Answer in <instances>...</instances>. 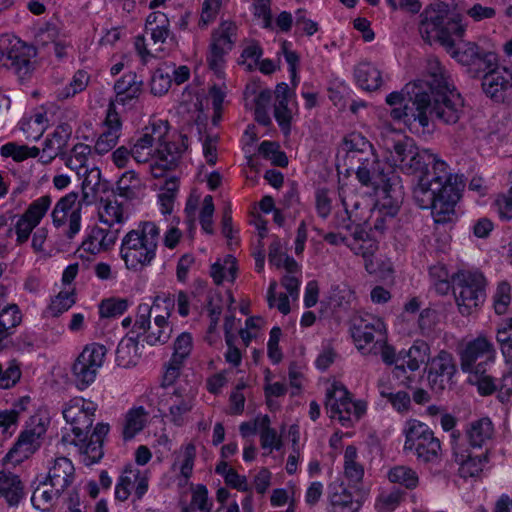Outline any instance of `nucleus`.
Listing matches in <instances>:
<instances>
[{
    "mask_svg": "<svg viewBox=\"0 0 512 512\" xmlns=\"http://www.w3.org/2000/svg\"><path fill=\"white\" fill-rule=\"evenodd\" d=\"M408 101L403 109H392V119L402 121L410 130L419 126L426 128L430 120L445 125L458 123L464 113V99L449 82L444 68L438 61L429 67L426 82L417 81L406 84Z\"/></svg>",
    "mask_w": 512,
    "mask_h": 512,
    "instance_id": "f257e3e1",
    "label": "nucleus"
},
{
    "mask_svg": "<svg viewBox=\"0 0 512 512\" xmlns=\"http://www.w3.org/2000/svg\"><path fill=\"white\" fill-rule=\"evenodd\" d=\"M419 33L429 44L439 43L446 52L460 64L467 66L469 72L476 77L487 69L498 66L497 54L485 51L475 42L460 41L466 31L462 16H448V6L445 3H435L427 6L420 15Z\"/></svg>",
    "mask_w": 512,
    "mask_h": 512,
    "instance_id": "f03ea898",
    "label": "nucleus"
},
{
    "mask_svg": "<svg viewBox=\"0 0 512 512\" xmlns=\"http://www.w3.org/2000/svg\"><path fill=\"white\" fill-rule=\"evenodd\" d=\"M459 358L461 370L469 373L470 383L477 386L481 395H491L496 391L495 380L488 374L495 361L496 350L487 337L480 335L468 341L459 350Z\"/></svg>",
    "mask_w": 512,
    "mask_h": 512,
    "instance_id": "7ed1b4c3",
    "label": "nucleus"
},
{
    "mask_svg": "<svg viewBox=\"0 0 512 512\" xmlns=\"http://www.w3.org/2000/svg\"><path fill=\"white\" fill-rule=\"evenodd\" d=\"M160 232L153 222L140 223L122 240L121 257L126 267L135 271L149 265L156 256Z\"/></svg>",
    "mask_w": 512,
    "mask_h": 512,
    "instance_id": "20e7f679",
    "label": "nucleus"
},
{
    "mask_svg": "<svg viewBox=\"0 0 512 512\" xmlns=\"http://www.w3.org/2000/svg\"><path fill=\"white\" fill-rule=\"evenodd\" d=\"M382 145L390 154L394 165L398 166L403 173L415 176L417 179L425 175L427 167L435 161L436 155L425 149L420 150L414 145L412 139L394 133L383 136Z\"/></svg>",
    "mask_w": 512,
    "mask_h": 512,
    "instance_id": "39448f33",
    "label": "nucleus"
},
{
    "mask_svg": "<svg viewBox=\"0 0 512 512\" xmlns=\"http://www.w3.org/2000/svg\"><path fill=\"white\" fill-rule=\"evenodd\" d=\"M404 432V449L412 451L419 461L435 464L441 460L440 440L435 437L428 425L417 420H409Z\"/></svg>",
    "mask_w": 512,
    "mask_h": 512,
    "instance_id": "423d86ee",
    "label": "nucleus"
},
{
    "mask_svg": "<svg viewBox=\"0 0 512 512\" xmlns=\"http://www.w3.org/2000/svg\"><path fill=\"white\" fill-rule=\"evenodd\" d=\"M36 49L15 37H0V66L11 70L20 80L29 77L34 70L32 59Z\"/></svg>",
    "mask_w": 512,
    "mask_h": 512,
    "instance_id": "0eeeda50",
    "label": "nucleus"
},
{
    "mask_svg": "<svg viewBox=\"0 0 512 512\" xmlns=\"http://www.w3.org/2000/svg\"><path fill=\"white\" fill-rule=\"evenodd\" d=\"M453 292L459 310L469 315L485 298V277L479 272L459 271L452 276Z\"/></svg>",
    "mask_w": 512,
    "mask_h": 512,
    "instance_id": "6e6552de",
    "label": "nucleus"
},
{
    "mask_svg": "<svg viewBox=\"0 0 512 512\" xmlns=\"http://www.w3.org/2000/svg\"><path fill=\"white\" fill-rule=\"evenodd\" d=\"M168 131V123L161 120L145 126L130 140V152H132L133 159L138 163H146L156 156L157 147L155 145H162Z\"/></svg>",
    "mask_w": 512,
    "mask_h": 512,
    "instance_id": "1a4fd4ad",
    "label": "nucleus"
},
{
    "mask_svg": "<svg viewBox=\"0 0 512 512\" xmlns=\"http://www.w3.org/2000/svg\"><path fill=\"white\" fill-rule=\"evenodd\" d=\"M237 38V26L234 22L223 21L211 33L207 63L217 76H221L225 55L233 49Z\"/></svg>",
    "mask_w": 512,
    "mask_h": 512,
    "instance_id": "9d476101",
    "label": "nucleus"
},
{
    "mask_svg": "<svg viewBox=\"0 0 512 512\" xmlns=\"http://www.w3.org/2000/svg\"><path fill=\"white\" fill-rule=\"evenodd\" d=\"M107 349L104 345L93 343L87 345L72 366L73 375L80 389L95 381L98 369L103 365Z\"/></svg>",
    "mask_w": 512,
    "mask_h": 512,
    "instance_id": "9b49d317",
    "label": "nucleus"
},
{
    "mask_svg": "<svg viewBox=\"0 0 512 512\" xmlns=\"http://www.w3.org/2000/svg\"><path fill=\"white\" fill-rule=\"evenodd\" d=\"M96 408L82 398L72 399L63 410V417L71 425L75 436L73 444H84L88 440Z\"/></svg>",
    "mask_w": 512,
    "mask_h": 512,
    "instance_id": "f8f14e48",
    "label": "nucleus"
},
{
    "mask_svg": "<svg viewBox=\"0 0 512 512\" xmlns=\"http://www.w3.org/2000/svg\"><path fill=\"white\" fill-rule=\"evenodd\" d=\"M32 428H26L19 436L18 441L6 455V458L21 462L34 453L39 443L38 440L45 433V427L38 416L30 418Z\"/></svg>",
    "mask_w": 512,
    "mask_h": 512,
    "instance_id": "ddd939ff",
    "label": "nucleus"
},
{
    "mask_svg": "<svg viewBox=\"0 0 512 512\" xmlns=\"http://www.w3.org/2000/svg\"><path fill=\"white\" fill-rule=\"evenodd\" d=\"M326 397V408L330 412V418H337L343 426H350L354 402L346 387L343 384L334 383L332 389L327 391Z\"/></svg>",
    "mask_w": 512,
    "mask_h": 512,
    "instance_id": "4468645a",
    "label": "nucleus"
},
{
    "mask_svg": "<svg viewBox=\"0 0 512 512\" xmlns=\"http://www.w3.org/2000/svg\"><path fill=\"white\" fill-rule=\"evenodd\" d=\"M344 150L345 165L348 171H353L360 165H364L369 159L376 155L373 145L360 133H351L345 137Z\"/></svg>",
    "mask_w": 512,
    "mask_h": 512,
    "instance_id": "2eb2a0df",
    "label": "nucleus"
},
{
    "mask_svg": "<svg viewBox=\"0 0 512 512\" xmlns=\"http://www.w3.org/2000/svg\"><path fill=\"white\" fill-rule=\"evenodd\" d=\"M464 184H454L447 186L440 191L431 205V213L436 223H447L451 221L455 214V205L461 197V191Z\"/></svg>",
    "mask_w": 512,
    "mask_h": 512,
    "instance_id": "dca6fc26",
    "label": "nucleus"
},
{
    "mask_svg": "<svg viewBox=\"0 0 512 512\" xmlns=\"http://www.w3.org/2000/svg\"><path fill=\"white\" fill-rule=\"evenodd\" d=\"M456 371L453 355L446 350H441L430 362L428 380L431 388L443 390Z\"/></svg>",
    "mask_w": 512,
    "mask_h": 512,
    "instance_id": "f3484780",
    "label": "nucleus"
},
{
    "mask_svg": "<svg viewBox=\"0 0 512 512\" xmlns=\"http://www.w3.org/2000/svg\"><path fill=\"white\" fill-rule=\"evenodd\" d=\"M384 323L378 318L358 317L353 320L350 331L358 350H363L374 341L375 334L384 337Z\"/></svg>",
    "mask_w": 512,
    "mask_h": 512,
    "instance_id": "a211bd4d",
    "label": "nucleus"
},
{
    "mask_svg": "<svg viewBox=\"0 0 512 512\" xmlns=\"http://www.w3.org/2000/svg\"><path fill=\"white\" fill-rule=\"evenodd\" d=\"M482 89L487 96L497 102L512 100V82L502 76L497 70V66L485 71L482 79Z\"/></svg>",
    "mask_w": 512,
    "mask_h": 512,
    "instance_id": "6ab92c4d",
    "label": "nucleus"
},
{
    "mask_svg": "<svg viewBox=\"0 0 512 512\" xmlns=\"http://www.w3.org/2000/svg\"><path fill=\"white\" fill-rule=\"evenodd\" d=\"M417 181L428 182V186L436 189L438 192L444 190L448 185L454 186V184H462L463 180L458 175H453L448 171V167L445 162L437 159L427 167L425 175H421Z\"/></svg>",
    "mask_w": 512,
    "mask_h": 512,
    "instance_id": "aec40b11",
    "label": "nucleus"
},
{
    "mask_svg": "<svg viewBox=\"0 0 512 512\" xmlns=\"http://www.w3.org/2000/svg\"><path fill=\"white\" fill-rule=\"evenodd\" d=\"M192 349V337L189 333L180 334L174 342L173 355L166 366L164 382L172 384L179 376L183 361L189 356Z\"/></svg>",
    "mask_w": 512,
    "mask_h": 512,
    "instance_id": "412c9836",
    "label": "nucleus"
},
{
    "mask_svg": "<svg viewBox=\"0 0 512 512\" xmlns=\"http://www.w3.org/2000/svg\"><path fill=\"white\" fill-rule=\"evenodd\" d=\"M75 477V468L66 457H57L49 468L46 482L57 493H63L72 483Z\"/></svg>",
    "mask_w": 512,
    "mask_h": 512,
    "instance_id": "4be33fe9",
    "label": "nucleus"
},
{
    "mask_svg": "<svg viewBox=\"0 0 512 512\" xmlns=\"http://www.w3.org/2000/svg\"><path fill=\"white\" fill-rule=\"evenodd\" d=\"M143 80L135 72H127L114 84L115 101L128 105L137 100L143 91Z\"/></svg>",
    "mask_w": 512,
    "mask_h": 512,
    "instance_id": "5701e85b",
    "label": "nucleus"
},
{
    "mask_svg": "<svg viewBox=\"0 0 512 512\" xmlns=\"http://www.w3.org/2000/svg\"><path fill=\"white\" fill-rule=\"evenodd\" d=\"M24 496V485L19 476L10 471H0V497L9 506H17Z\"/></svg>",
    "mask_w": 512,
    "mask_h": 512,
    "instance_id": "b1692460",
    "label": "nucleus"
},
{
    "mask_svg": "<svg viewBox=\"0 0 512 512\" xmlns=\"http://www.w3.org/2000/svg\"><path fill=\"white\" fill-rule=\"evenodd\" d=\"M187 141L186 135H181V142H166L164 138L162 145L157 146L156 157L161 161V165L166 169H175L182 154L188 148Z\"/></svg>",
    "mask_w": 512,
    "mask_h": 512,
    "instance_id": "393cba45",
    "label": "nucleus"
},
{
    "mask_svg": "<svg viewBox=\"0 0 512 512\" xmlns=\"http://www.w3.org/2000/svg\"><path fill=\"white\" fill-rule=\"evenodd\" d=\"M170 420L176 426L184 423V415L190 412L194 405V395L191 392L182 393L176 389L170 396L169 400Z\"/></svg>",
    "mask_w": 512,
    "mask_h": 512,
    "instance_id": "a878e982",
    "label": "nucleus"
},
{
    "mask_svg": "<svg viewBox=\"0 0 512 512\" xmlns=\"http://www.w3.org/2000/svg\"><path fill=\"white\" fill-rule=\"evenodd\" d=\"M352 172L356 174L359 182L367 187L378 188L381 183L385 184L386 182L377 154L370 158L369 162L366 161L364 165L358 166Z\"/></svg>",
    "mask_w": 512,
    "mask_h": 512,
    "instance_id": "bb28decb",
    "label": "nucleus"
},
{
    "mask_svg": "<svg viewBox=\"0 0 512 512\" xmlns=\"http://www.w3.org/2000/svg\"><path fill=\"white\" fill-rule=\"evenodd\" d=\"M119 229H114L108 226V228L96 227L93 228L87 241H84L82 246L85 250L92 253L99 249L108 250L112 245L115 244L118 238Z\"/></svg>",
    "mask_w": 512,
    "mask_h": 512,
    "instance_id": "cd10ccee",
    "label": "nucleus"
},
{
    "mask_svg": "<svg viewBox=\"0 0 512 512\" xmlns=\"http://www.w3.org/2000/svg\"><path fill=\"white\" fill-rule=\"evenodd\" d=\"M331 512H357L360 503L353 500L352 494L342 484L330 485Z\"/></svg>",
    "mask_w": 512,
    "mask_h": 512,
    "instance_id": "c85d7f7f",
    "label": "nucleus"
},
{
    "mask_svg": "<svg viewBox=\"0 0 512 512\" xmlns=\"http://www.w3.org/2000/svg\"><path fill=\"white\" fill-rule=\"evenodd\" d=\"M494 434L492 421L489 418H481L470 423L466 431L468 442L473 448L485 446Z\"/></svg>",
    "mask_w": 512,
    "mask_h": 512,
    "instance_id": "c756f323",
    "label": "nucleus"
},
{
    "mask_svg": "<svg viewBox=\"0 0 512 512\" xmlns=\"http://www.w3.org/2000/svg\"><path fill=\"white\" fill-rule=\"evenodd\" d=\"M109 432V425L105 423H98L93 432L88 435L89 441L84 443L85 450L84 453L86 457L89 459L87 464H93L98 462L103 457V442L104 438ZM81 447L83 444H79Z\"/></svg>",
    "mask_w": 512,
    "mask_h": 512,
    "instance_id": "7c9ffc66",
    "label": "nucleus"
},
{
    "mask_svg": "<svg viewBox=\"0 0 512 512\" xmlns=\"http://www.w3.org/2000/svg\"><path fill=\"white\" fill-rule=\"evenodd\" d=\"M355 78L359 86L367 91H374L381 86L380 71L369 63H361L355 69Z\"/></svg>",
    "mask_w": 512,
    "mask_h": 512,
    "instance_id": "2f4dec72",
    "label": "nucleus"
},
{
    "mask_svg": "<svg viewBox=\"0 0 512 512\" xmlns=\"http://www.w3.org/2000/svg\"><path fill=\"white\" fill-rule=\"evenodd\" d=\"M138 359V340L137 338H124L118 344L116 350V362L118 366L128 368L136 365Z\"/></svg>",
    "mask_w": 512,
    "mask_h": 512,
    "instance_id": "473e14b6",
    "label": "nucleus"
},
{
    "mask_svg": "<svg viewBox=\"0 0 512 512\" xmlns=\"http://www.w3.org/2000/svg\"><path fill=\"white\" fill-rule=\"evenodd\" d=\"M487 453L472 457L470 455L466 456L455 452V461L460 464L459 474L463 478L474 477L478 475L482 469L483 464L487 462Z\"/></svg>",
    "mask_w": 512,
    "mask_h": 512,
    "instance_id": "72a5a7b5",
    "label": "nucleus"
},
{
    "mask_svg": "<svg viewBox=\"0 0 512 512\" xmlns=\"http://www.w3.org/2000/svg\"><path fill=\"white\" fill-rule=\"evenodd\" d=\"M429 353L430 347L425 341H415L408 352H403V356H405V359L408 358L406 361L407 367L411 371H416L419 369L420 364L429 361Z\"/></svg>",
    "mask_w": 512,
    "mask_h": 512,
    "instance_id": "f704fd0d",
    "label": "nucleus"
},
{
    "mask_svg": "<svg viewBox=\"0 0 512 512\" xmlns=\"http://www.w3.org/2000/svg\"><path fill=\"white\" fill-rule=\"evenodd\" d=\"M141 187V181L137 174L130 170L125 172L117 181V191L119 196L132 200L138 195Z\"/></svg>",
    "mask_w": 512,
    "mask_h": 512,
    "instance_id": "c9c22d12",
    "label": "nucleus"
},
{
    "mask_svg": "<svg viewBox=\"0 0 512 512\" xmlns=\"http://www.w3.org/2000/svg\"><path fill=\"white\" fill-rule=\"evenodd\" d=\"M77 200V192H70L59 199L51 214L55 227L59 228L65 224L68 212L72 210Z\"/></svg>",
    "mask_w": 512,
    "mask_h": 512,
    "instance_id": "e433bc0d",
    "label": "nucleus"
},
{
    "mask_svg": "<svg viewBox=\"0 0 512 512\" xmlns=\"http://www.w3.org/2000/svg\"><path fill=\"white\" fill-rule=\"evenodd\" d=\"M71 135L72 127L68 123H61L56 127L52 137L45 140L44 146L63 154Z\"/></svg>",
    "mask_w": 512,
    "mask_h": 512,
    "instance_id": "4c0bfd02",
    "label": "nucleus"
},
{
    "mask_svg": "<svg viewBox=\"0 0 512 512\" xmlns=\"http://www.w3.org/2000/svg\"><path fill=\"white\" fill-rule=\"evenodd\" d=\"M146 413L143 407L130 410L126 416V423L123 429L124 440L132 439L144 427Z\"/></svg>",
    "mask_w": 512,
    "mask_h": 512,
    "instance_id": "58836bf2",
    "label": "nucleus"
},
{
    "mask_svg": "<svg viewBox=\"0 0 512 512\" xmlns=\"http://www.w3.org/2000/svg\"><path fill=\"white\" fill-rule=\"evenodd\" d=\"M388 478L393 483L403 485L407 489H414L418 485L417 473L407 466H396L388 473Z\"/></svg>",
    "mask_w": 512,
    "mask_h": 512,
    "instance_id": "ea45409f",
    "label": "nucleus"
},
{
    "mask_svg": "<svg viewBox=\"0 0 512 512\" xmlns=\"http://www.w3.org/2000/svg\"><path fill=\"white\" fill-rule=\"evenodd\" d=\"M29 403L30 397L24 396L13 405L12 409L0 411V428H3V430L6 431L12 425H15L18 421L19 415L26 410Z\"/></svg>",
    "mask_w": 512,
    "mask_h": 512,
    "instance_id": "a19ab883",
    "label": "nucleus"
},
{
    "mask_svg": "<svg viewBox=\"0 0 512 512\" xmlns=\"http://www.w3.org/2000/svg\"><path fill=\"white\" fill-rule=\"evenodd\" d=\"M91 152L89 145L78 143L72 149V156L66 161V166L71 170H75L78 176L82 175V171L87 168V157Z\"/></svg>",
    "mask_w": 512,
    "mask_h": 512,
    "instance_id": "79ce46f5",
    "label": "nucleus"
},
{
    "mask_svg": "<svg viewBox=\"0 0 512 512\" xmlns=\"http://www.w3.org/2000/svg\"><path fill=\"white\" fill-rule=\"evenodd\" d=\"M46 484V481L41 482L40 485L34 490L31 497L33 506L41 511H48L52 506L53 500L62 494L57 493L55 489L54 491L44 489Z\"/></svg>",
    "mask_w": 512,
    "mask_h": 512,
    "instance_id": "37998d69",
    "label": "nucleus"
},
{
    "mask_svg": "<svg viewBox=\"0 0 512 512\" xmlns=\"http://www.w3.org/2000/svg\"><path fill=\"white\" fill-rule=\"evenodd\" d=\"M438 193L436 189L428 186V182L417 181V185L413 190V199L420 208L430 209Z\"/></svg>",
    "mask_w": 512,
    "mask_h": 512,
    "instance_id": "c03bdc74",
    "label": "nucleus"
},
{
    "mask_svg": "<svg viewBox=\"0 0 512 512\" xmlns=\"http://www.w3.org/2000/svg\"><path fill=\"white\" fill-rule=\"evenodd\" d=\"M76 302L74 291H61L56 295L48 307V311L53 317H58L68 311Z\"/></svg>",
    "mask_w": 512,
    "mask_h": 512,
    "instance_id": "a18cd8bd",
    "label": "nucleus"
},
{
    "mask_svg": "<svg viewBox=\"0 0 512 512\" xmlns=\"http://www.w3.org/2000/svg\"><path fill=\"white\" fill-rule=\"evenodd\" d=\"M260 441L262 448L279 449L281 441L277 436L275 429L270 427V418L268 415L263 416L259 421Z\"/></svg>",
    "mask_w": 512,
    "mask_h": 512,
    "instance_id": "49530a36",
    "label": "nucleus"
},
{
    "mask_svg": "<svg viewBox=\"0 0 512 512\" xmlns=\"http://www.w3.org/2000/svg\"><path fill=\"white\" fill-rule=\"evenodd\" d=\"M51 203L52 199L49 195L41 196L40 198L34 200L28 206L23 215L29 218L33 223L38 225L41 219L47 213Z\"/></svg>",
    "mask_w": 512,
    "mask_h": 512,
    "instance_id": "de8ad7c7",
    "label": "nucleus"
},
{
    "mask_svg": "<svg viewBox=\"0 0 512 512\" xmlns=\"http://www.w3.org/2000/svg\"><path fill=\"white\" fill-rule=\"evenodd\" d=\"M128 308V301L120 298L103 300L99 305V314L102 318H112L122 315Z\"/></svg>",
    "mask_w": 512,
    "mask_h": 512,
    "instance_id": "09e8293b",
    "label": "nucleus"
},
{
    "mask_svg": "<svg viewBox=\"0 0 512 512\" xmlns=\"http://www.w3.org/2000/svg\"><path fill=\"white\" fill-rule=\"evenodd\" d=\"M382 382L378 383L379 393L382 397L386 398L387 401L396 409L398 412H406L410 407V396L407 392L399 391L397 393H393L391 391H387L386 389H381Z\"/></svg>",
    "mask_w": 512,
    "mask_h": 512,
    "instance_id": "8fccbe9b",
    "label": "nucleus"
},
{
    "mask_svg": "<svg viewBox=\"0 0 512 512\" xmlns=\"http://www.w3.org/2000/svg\"><path fill=\"white\" fill-rule=\"evenodd\" d=\"M80 177H84L82 189L83 200L86 201L89 196L87 189H90L93 194L101 190V172L98 168H91L90 170L85 168Z\"/></svg>",
    "mask_w": 512,
    "mask_h": 512,
    "instance_id": "3c124183",
    "label": "nucleus"
},
{
    "mask_svg": "<svg viewBox=\"0 0 512 512\" xmlns=\"http://www.w3.org/2000/svg\"><path fill=\"white\" fill-rule=\"evenodd\" d=\"M390 191L391 189H388L387 185L385 184L383 187V192L385 193V195L382 197L380 201L379 214L388 216L389 220L393 221L394 217L399 212L401 199L390 195Z\"/></svg>",
    "mask_w": 512,
    "mask_h": 512,
    "instance_id": "603ef678",
    "label": "nucleus"
},
{
    "mask_svg": "<svg viewBox=\"0 0 512 512\" xmlns=\"http://www.w3.org/2000/svg\"><path fill=\"white\" fill-rule=\"evenodd\" d=\"M89 78L90 77L86 71L78 70L74 74L69 85L63 89V91L60 94V97H62L63 99H67L83 91L88 85Z\"/></svg>",
    "mask_w": 512,
    "mask_h": 512,
    "instance_id": "864d4df0",
    "label": "nucleus"
},
{
    "mask_svg": "<svg viewBox=\"0 0 512 512\" xmlns=\"http://www.w3.org/2000/svg\"><path fill=\"white\" fill-rule=\"evenodd\" d=\"M163 306L165 315H157L154 319L155 328H171L168 324L170 312L174 307V299L170 297L156 296L153 302V309H160Z\"/></svg>",
    "mask_w": 512,
    "mask_h": 512,
    "instance_id": "5fc2aeb1",
    "label": "nucleus"
},
{
    "mask_svg": "<svg viewBox=\"0 0 512 512\" xmlns=\"http://www.w3.org/2000/svg\"><path fill=\"white\" fill-rule=\"evenodd\" d=\"M511 287L507 282L498 284L496 293L494 295V309L498 315L506 313L511 301L510 295Z\"/></svg>",
    "mask_w": 512,
    "mask_h": 512,
    "instance_id": "6e6d98bb",
    "label": "nucleus"
},
{
    "mask_svg": "<svg viewBox=\"0 0 512 512\" xmlns=\"http://www.w3.org/2000/svg\"><path fill=\"white\" fill-rule=\"evenodd\" d=\"M100 221L110 227L115 223L121 224L124 221L122 206L117 203H107L103 212L100 213Z\"/></svg>",
    "mask_w": 512,
    "mask_h": 512,
    "instance_id": "4d7b16f0",
    "label": "nucleus"
},
{
    "mask_svg": "<svg viewBox=\"0 0 512 512\" xmlns=\"http://www.w3.org/2000/svg\"><path fill=\"white\" fill-rule=\"evenodd\" d=\"M172 79L162 69H157L151 78V93L156 96L164 95L171 87Z\"/></svg>",
    "mask_w": 512,
    "mask_h": 512,
    "instance_id": "13d9d810",
    "label": "nucleus"
},
{
    "mask_svg": "<svg viewBox=\"0 0 512 512\" xmlns=\"http://www.w3.org/2000/svg\"><path fill=\"white\" fill-rule=\"evenodd\" d=\"M213 213H214V203L211 195H207L204 197L203 206L200 211V224L202 229L208 233L213 234Z\"/></svg>",
    "mask_w": 512,
    "mask_h": 512,
    "instance_id": "bf43d9fd",
    "label": "nucleus"
},
{
    "mask_svg": "<svg viewBox=\"0 0 512 512\" xmlns=\"http://www.w3.org/2000/svg\"><path fill=\"white\" fill-rule=\"evenodd\" d=\"M221 7V0H205L202 5L201 17L199 20L200 27H206L217 16Z\"/></svg>",
    "mask_w": 512,
    "mask_h": 512,
    "instance_id": "052dcab7",
    "label": "nucleus"
},
{
    "mask_svg": "<svg viewBox=\"0 0 512 512\" xmlns=\"http://www.w3.org/2000/svg\"><path fill=\"white\" fill-rule=\"evenodd\" d=\"M376 345H379L381 358L387 365H392L394 363L400 362V360L405 359L403 352H400L398 355H396L395 349L391 345L387 344L385 337L378 338L375 341V346Z\"/></svg>",
    "mask_w": 512,
    "mask_h": 512,
    "instance_id": "680f3d73",
    "label": "nucleus"
},
{
    "mask_svg": "<svg viewBox=\"0 0 512 512\" xmlns=\"http://www.w3.org/2000/svg\"><path fill=\"white\" fill-rule=\"evenodd\" d=\"M281 334L282 331L279 327H273L270 331L269 341L267 344L268 356L275 364L282 360V352L279 348Z\"/></svg>",
    "mask_w": 512,
    "mask_h": 512,
    "instance_id": "e2e57ef3",
    "label": "nucleus"
},
{
    "mask_svg": "<svg viewBox=\"0 0 512 512\" xmlns=\"http://www.w3.org/2000/svg\"><path fill=\"white\" fill-rule=\"evenodd\" d=\"M118 139L119 134H115V131L109 132L106 130L97 139L94 149L98 154L103 155L115 147Z\"/></svg>",
    "mask_w": 512,
    "mask_h": 512,
    "instance_id": "0e129e2a",
    "label": "nucleus"
},
{
    "mask_svg": "<svg viewBox=\"0 0 512 512\" xmlns=\"http://www.w3.org/2000/svg\"><path fill=\"white\" fill-rule=\"evenodd\" d=\"M494 204L500 218L506 220L512 219V187L506 194L498 195Z\"/></svg>",
    "mask_w": 512,
    "mask_h": 512,
    "instance_id": "69168bd1",
    "label": "nucleus"
},
{
    "mask_svg": "<svg viewBox=\"0 0 512 512\" xmlns=\"http://www.w3.org/2000/svg\"><path fill=\"white\" fill-rule=\"evenodd\" d=\"M37 225L33 223L29 218L22 215L15 224V232L17 235L18 244L27 242L31 232Z\"/></svg>",
    "mask_w": 512,
    "mask_h": 512,
    "instance_id": "338daca9",
    "label": "nucleus"
},
{
    "mask_svg": "<svg viewBox=\"0 0 512 512\" xmlns=\"http://www.w3.org/2000/svg\"><path fill=\"white\" fill-rule=\"evenodd\" d=\"M496 391H498V399L502 403L510 400L512 397V369L502 376L500 384L496 385Z\"/></svg>",
    "mask_w": 512,
    "mask_h": 512,
    "instance_id": "774afa93",
    "label": "nucleus"
}]
</instances>
